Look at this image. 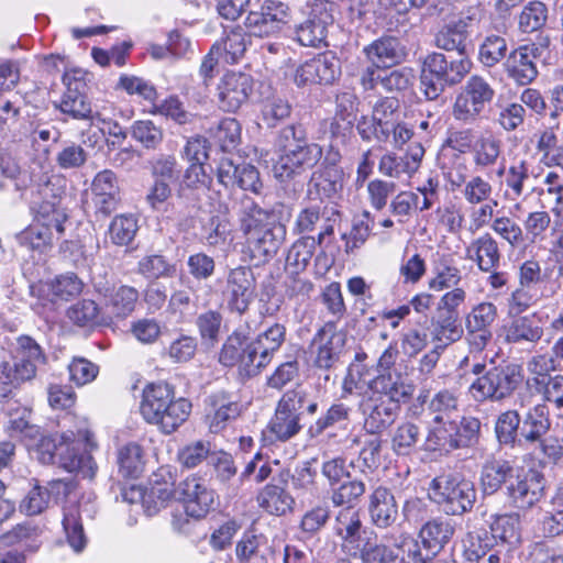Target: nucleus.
<instances>
[{"mask_svg":"<svg viewBox=\"0 0 563 563\" xmlns=\"http://www.w3.org/2000/svg\"><path fill=\"white\" fill-rule=\"evenodd\" d=\"M539 46L520 45L509 53L504 63L508 78L519 86H527L538 77L536 59L539 58Z\"/></svg>","mask_w":563,"mask_h":563,"instance_id":"5701e85b","label":"nucleus"},{"mask_svg":"<svg viewBox=\"0 0 563 563\" xmlns=\"http://www.w3.org/2000/svg\"><path fill=\"white\" fill-rule=\"evenodd\" d=\"M368 512L377 528L391 527L398 518V506L393 493L385 486L376 487L368 496Z\"/></svg>","mask_w":563,"mask_h":563,"instance_id":"bb28decb","label":"nucleus"},{"mask_svg":"<svg viewBox=\"0 0 563 563\" xmlns=\"http://www.w3.org/2000/svg\"><path fill=\"white\" fill-rule=\"evenodd\" d=\"M454 420H442L434 422L430 428L424 441L427 451H452L456 450L455 438L453 435Z\"/></svg>","mask_w":563,"mask_h":563,"instance_id":"c03bdc74","label":"nucleus"},{"mask_svg":"<svg viewBox=\"0 0 563 563\" xmlns=\"http://www.w3.org/2000/svg\"><path fill=\"white\" fill-rule=\"evenodd\" d=\"M340 75V62L332 54H319L301 64L295 71L294 81L298 87L330 85Z\"/></svg>","mask_w":563,"mask_h":563,"instance_id":"a211bd4d","label":"nucleus"},{"mask_svg":"<svg viewBox=\"0 0 563 563\" xmlns=\"http://www.w3.org/2000/svg\"><path fill=\"white\" fill-rule=\"evenodd\" d=\"M508 45L505 37L496 34L487 35L478 48V59L485 67H495L507 58Z\"/></svg>","mask_w":563,"mask_h":563,"instance_id":"5fc2aeb1","label":"nucleus"},{"mask_svg":"<svg viewBox=\"0 0 563 563\" xmlns=\"http://www.w3.org/2000/svg\"><path fill=\"white\" fill-rule=\"evenodd\" d=\"M217 177L224 187L239 186L243 190L260 195L263 184L260 173L251 164H235L231 158L223 157L217 167Z\"/></svg>","mask_w":563,"mask_h":563,"instance_id":"4be33fe9","label":"nucleus"},{"mask_svg":"<svg viewBox=\"0 0 563 563\" xmlns=\"http://www.w3.org/2000/svg\"><path fill=\"white\" fill-rule=\"evenodd\" d=\"M545 478L536 470H528L516 483L507 486V493L514 507L529 509L544 495Z\"/></svg>","mask_w":563,"mask_h":563,"instance_id":"b1692460","label":"nucleus"},{"mask_svg":"<svg viewBox=\"0 0 563 563\" xmlns=\"http://www.w3.org/2000/svg\"><path fill=\"white\" fill-rule=\"evenodd\" d=\"M466 255L482 272H493L500 265L501 253L497 240L485 232L474 239L466 249Z\"/></svg>","mask_w":563,"mask_h":563,"instance_id":"c85d7f7f","label":"nucleus"},{"mask_svg":"<svg viewBox=\"0 0 563 563\" xmlns=\"http://www.w3.org/2000/svg\"><path fill=\"white\" fill-rule=\"evenodd\" d=\"M275 148L278 161L275 165L276 176L291 178L311 169L322 157V147L317 143H309L307 133L301 124H291L283 128L276 137Z\"/></svg>","mask_w":563,"mask_h":563,"instance_id":"0eeeda50","label":"nucleus"},{"mask_svg":"<svg viewBox=\"0 0 563 563\" xmlns=\"http://www.w3.org/2000/svg\"><path fill=\"white\" fill-rule=\"evenodd\" d=\"M258 503L267 512L283 516L291 510L294 498L277 485H266L258 496Z\"/></svg>","mask_w":563,"mask_h":563,"instance_id":"79ce46f5","label":"nucleus"},{"mask_svg":"<svg viewBox=\"0 0 563 563\" xmlns=\"http://www.w3.org/2000/svg\"><path fill=\"white\" fill-rule=\"evenodd\" d=\"M318 242L313 236H302L298 239L289 249L286 257V268L290 274L299 275L309 265Z\"/></svg>","mask_w":563,"mask_h":563,"instance_id":"e433bc0d","label":"nucleus"},{"mask_svg":"<svg viewBox=\"0 0 563 563\" xmlns=\"http://www.w3.org/2000/svg\"><path fill=\"white\" fill-rule=\"evenodd\" d=\"M119 472L123 477L136 478L144 467L142 448L134 442L123 445L118 451Z\"/></svg>","mask_w":563,"mask_h":563,"instance_id":"de8ad7c7","label":"nucleus"},{"mask_svg":"<svg viewBox=\"0 0 563 563\" xmlns=\"http://www.w3.org/2000/svg\"><path fill=\"white\" fill-rule=\"evenodd\" d=\"M398 356V350L394 345H389L379 356L376 364L377 374L371 380H378L382 378L393 377L397 383L406 387V389L415 390L412 384L408 383L400 371L395 367Z\"/></svg>","mask_w":563,"mask_h":563,"instance_id":"13d9d810","label":"nucleus"},{"mask_svg":"<svg viewBox=\"0 0 563 563\" xmlns=\"http://www.w3.org/2000/svg\"><path fill=\"white\" fill-rule=\"evenodd\" d=\"M63 84L66 89L55 107L74 120L92 121L99 118L95 113L87 97L86 74L80 69H71L64 74Z\"/></svg>","mask_w":563,"mask_h":563,"instance_id":"f8f14e48","label":"nucleus"},{"mask_svg":"<svg viewBox=\"0 0 563 563\" xmlns=\"http://www.w3.org/2000/svg\"><path fill=\"white\" fill-rule=\"evenodd\" d=\"M516 317L505 327V339L508 343H536L542 338L543 329L530 317Z\"/></svg>","mask_w":563,"mask_h":563,"instance_id":"ea45409f","label":"nucleus"},{"mask_svg":"<svg viewBox=\"0 0 563 563\" xmlns=\"http://www.w3.org/2000/svg\"><path fill=\"white\" fill-rule=\"evenodd\" d=\"M428 410L433 416V422L454 420L459 412V399L455 393L442 389L435 393L428 402Z\"/></svg>","mask_w":563,"mask_h":563,"instance_id":"09e8293b","label":"nucleus"},{"mask_svg":"<svg viewBox=\"0 0 563 563\" xmlns=\"http://www.w3.org/2000/svg\"><path fill=\"white\" fill-rule=\"evenodd\" d=\"M139 230L137 219L133 214L115 216L108 228L107 235L115 246H129Z\"/></svg>","mask_w":563,"mask_h":563,"instance_id":"37998d69","label":"nucleus"},{"mask_svg":"<svg viewBox=\"0 0 563 563\" xmlns=\"http://www.w3.org/2000/svg\"><path fill=\"white\" fill-rule=\"evenodd\" d=\"M137 272L148 279H158L162 277H172L175 272V265L159 254L147 255L137 263Z\"/></svg>","mask_w":563,"mask_h":563,"instance_id":"680f3d73","label":"nucleus"},{"mask_svg":"<svg viewBox=\"0 0 563 563\" xmlns=\"http://www.w3.org/2000/svg\"><path fill=\"white\" fill-rule=\"evenodd\" d=\"M346 343V334L336 323L329 321L320 327L312 336L309 352L317 368L329 371L340 361Z\"/></svg>","mask_w":563,"mask_h":563,"instance_id":"ddd939ff","label":"nucleus"},{"mask_svg":"<svg viewBox=\"0 0 563 563\" xmlns=\"http://www.w3.org/2000/svg\"><path fill=\"white\" fill-rule=\"evenodd\" d=\"M372 222L371 212L364 211L362 216L353 222L350 233L342 235V239L345 241L346 253H353L365 244L371 234Z\"/></svg>","mask_w":563,"mask_h":563,"instance_id":"0e129e2a","label":"nucleus"},{"mask_svg":"<svg viewBox=\"0 0 563 563\" xmlns=\"http://www.w3.org/2000/svg\"><path fill=\"white\" fill-rule=\"evenodd\" d=\"M430 334L437 345L443 349L459 341L463 335V329L457 324L456 316L439 312L437 318L431 319Z\"/></svg>","mask_w":563,"mask_h":563,"instance_id":"c9c22d12","label":"nucleus"},{"mask_svg":"<svg viewBox=\"0 0 563 563\" xmlns=\"http://www.w3.org/2000/svg\"><path fill=\"white\" fill-rule=\"evenodd\" d=\"M289 7L278 0H265L257 9L251 10L244 25L250 35L264 37L278 33L288 22Z\"/></svg>","mask_w":563,"mask_h":563,"instance_id":"2eb2a0df","label":"nucleus"},{"mask_svg":"<svg viewBox=\"0 0 563 563\" xmlns=\"http://www.w3.org/2000/svg\"><path fill=\"white\" fill-rule=\"evenodd\" d=\"M367 59L376 67H390L401 63L406 47L394 36H383L363 48Z\"/></svg>","mask_w":563,"mask_h":563,"instance_id":"cd10ccee","label":"nucleus"},{"mask_svg":"<svg viewBox=\"0 0 563 563\" xmlns=\"http://www.w3.org/2000/svg\"><path fill=\"white\" fill-rule=\"evenodd\" d=\"M276 407L301 422L306 415L313 416L318 411V401L309 391L297 387L284 393Z\"/></svg>","mask_w":563,"mask_h":563,"instance_id":"c756f323","label":"nucleus"},{"mask_svg":"<svg viewBox=\"0 0 563 563\" xmlns=\"http://www.w3.org/2000/svg\"><path fill=\"white\" fill-rule=\"evenodd\" d=\"M302 427L300 421L276 407L267 430L273 439L286 442L296 437L302 430Z\"/></svg>","mask_w":563,"mask_h":563,"instance_id":"8fccbe9b","label":"nucleus"},{"mask_svg":"<svg viewBox=\"0 0 563 563\" xmlns=\"http://www.w3.org/2000/svg\"><path fill=\"white\" fill-rule=\"evenodd\" d=\"M495 89L481 75H472L460 88L452 106V117L463 124L475 123L495 98Z\"/></svg>","mask_w":563,"mask_h":563,"instance_id":"9b49d317","label":"nucleus"},{"mask_svg":"<svg viewBox=\"0 0 563 563\" xmlns=\"http://www.w3.org/2000/svg\"><path fill=\"white\" fill-rule=\"evenodd\" d=\"M428 496L444 514L461 516L473 508L476 490L471 481L456 472L442 473L429 484Z\"/></svg>","mask_w":563,"mask_h":563,"instance_id":"6e6552de","label":"nucleus"},{"mask_svg":"<svg viewBox=\"0 0 563 563\" xmlns=\"http://www.w3.org/2000/svg\"><path fill=\"white\" fill-rule=\"evenodd\" d=\"M218 106L225 112L238 111L249 100L253 90V79L245 73H227L217 87Z\"/></svg>","mask_w":563,"mask_h":563,"instance_id":"aec40b11","label":"nucleus"},{"mask_svg":"<svg viewBox=\"0 0 563 563\" xmlns=\"http://www.w3.org/2000/svg\"><path fill=\"white\" fill-rule=\"evenodd\" d=\"M548 20V8L542 1H529L521 10L518 26L522 33H532L542 29Z\"/></svg>","mask_w":563,"mask_h":563,"instance_id":"864d4df0","label":"nucleus"},{"mask_svg":"<svg viewBox=\"0 0 563 563\" xmlns=\"http://www.w3.org/2000/svg\"><path fill=\"white\" fill-rule=\"evenodd\" d=\"M132 137L145 148L155 150L163 142V130L151 120L135 121L131 130Z\"/></svg>","mask_w":563,"mask_h":563,"instance_id":"338daca9","label":"nucleus"},{"mask_svg":"<svg viewBox=\"0 0 563 563\" xmlns=\"http://www.w3.org/2000/svg\"><path fill=\"white\" fill-rule=\"evenodd\" d=\"M466 23L462 20L448 24L435 36V44L439 48L456 54H466L467 30Z\"/></svg>","mask_w":563,"mask_h":563,"instance_id":"a19ab883","label":"nucleus"},{"mask_svg":"<svg viewBox=\"0 0 563 563\" xmlns=\"http://www.w3.org/2000/svg\"><path fill=\"white\" fill-rule=\"evenodd\" d=\"M336 4L329 0H313L302 11V20L294 26V40L301 46H327L329 27L334 23Z\"/></svg>","mask_w":563,"mask_h":563,"instance_id":"1a4fd4ad","label":"nucleus"},{"mask_svg":"<svg viewBox=\"0 0 563 563\" xmlns=\"http://www.w3.org/2000/svg\"><path fill=\"white\" fill-rule=\"evenodd\" d=\"M512 474L514 466L509 461L501 459L487 461L481 473L483 492L488 495L496 493L508 478L512 477Z\"/></svg>","mask_w":563,"mask_h":563,"instance_id":"473e14b6","label":"nucleus"},{"mask_svg":"<svg viewBox=\"0 0 563 563\" xmlns=\"http://www.w3.org/2000/svg\"><path fill=\"white\" fill-rule=\"evenodd\" d=\"M250 36L242 27H234L227 33L221 42L213 45L218 46V52L222 60L227 64L238 63L245 54Z\"/></svg>","mask_w":563,"mask_h":563,"instance_id":"f704fd0d","label":"nucleus"},{"mask_svg":"<svg viewBox=\"0 0 563 563\" xmlns=\"http://www.w3.org/2000/svg\"><path fill=\"white\" fill-rule=\"evenodd\" d=\"M209 405L213 412L208 415L209 429L212 433L222 431L241 413V405L229 399L224 394H214L209 397Z\"/></svg>","mask_w":563,"mask_h":563,"instance_id":"7c9ffc66","label":"nucleus"},{"mask_svg":"<svg viewBox=\"0 0 563 563\" xmlns=\"http://www.w3.org/2000/svg\"><path fill=\"white\" fill-rule=\"evenodd\" d=\"M63 527L69 545L76 552L82 551L87 539L84 532L80 509L77 505H70L64 509Z\"/></svg>","mask_w":563,"mask_h":563,"instance_id":"3c124183","label":"nucleus"},{"mask_svg":"<svg viewBox=\"0 0 563 563\" xmlns=\"http://www.w3.org/2000/svg\"><path fill=\"white\" fill-rule=\"evenodd\" d=\"M521 422L517 410L501 412L495 422V434L501 445L514 448L518 439V429Z\"/></svg>","mask_w":563,"mask_h":563,"instance_id":"4d7b16f0","label":"nucleus"},{"mask_svg":"<svg viewBox=\"0 0 563 563\" xmlns=\"http://www.w3.org/2000/svg\"><path fill=\"white\" fill-rule=\"evenodd\" d=\"M64 190L52 179L38 184L32 192L31 208L35 213V223L16 234L21 246L41 254L52 250L54 241L65 233L68 221L66 210L60 206Z\"/></svg>","mask_w":563,"mask_h":563,"instance_id":"f03ea898","label":"nucleus"},{"mask_svg":"<svg viewBox=\"0 0 563 563\" xmlns=\"http://www.w3.org/2000/svg\"><path fill=\"white\" fill-rule=\"evenodd\" d=\"M46 286L54 298L67 301L81 292L84 284L77 275L66 274L57 276Z\"/></svg>","mask_w":563,"mask_h":563,"instance_id":"774afa93","label":"nucleus"},{"mask_svg":"<svg viewBox=\"0 0 563 563\" xmlns=\"http://www.w3.org/2000/svg\"><path fill=\"white\" fill-rule=\"evenodd\" d=\"M433 277L429 279V288L433 291H442L459 287L462 280V273L457 266L448 262L439 263L433 269Z\"/></svg>","mask_w":563,"mask_h":563,"instance_id":"052dcab7","label":"nucleus"},{"mask_svg":"<svg viewBox=\"0 0 563 563\" xmlns=\"http://www.w3.org/2000/svg\"><path fill=\"white\" fill-rule=\"evenodd\" d=\"M373 117L379 126L378 142H388V129L401 118L399 101L388 97L380 99L374 106Z\"/></svg>","mask_w":563,"mask_h":563,"instance_id":"58836bf2","label":"nucleus"},{"mask_svg":"<svg viewBox=\"0 0 563 563\" xmlns=\"http://www.w3.org/2000/svg\"><path fill=\"white\" fill-rule=\"evenodd\" d=\"M492 231L505 241L511 249L520 247L526 236L520 224L508 216H497L490 224Z\"/></svg>","mask_w":563,"mask_h":563,"instance_id":"6e6d98bb","label":"nucleus"},{"mask_svg":"<svg viewBox=\"0 0 563 563\" xmlns=\"http://www.w3.org/2000/svg\"><path fill=\"white\" fill-rule=\"evenodd\" d=\"M81 423L82 426L76 430L63 433L45 435L38 431L36 439L26 442V446L42 464H58L67 472H75L84 478L92 479L97 472L95 460L88 453H78L75 448L76 441H85L87 445L92 446L87 423Z\"/></svg>","mask_w":563,"mask_h":563,"instance_id":"7ed1b4c3","label":"nucleus"},{"mask_svg":"<svg viewBox=\"0 0 563 563\" xmlns=\"http://www.w3.org/2000/svg\"><path fill=\"white\" fill-rule=\"evenodd\" d=\"M352 408L342 401L332 404L310 427L308 433L319 437L333 427H346L350 423Z\"/></svg>","mask_w":563,"mask_h":563,"instance_id":"72a5a7b5","label":"nucleus"},{"mask_svg":"<svg viewBox=\"0 0 563 563\" xmlns=\"http://www.w3.org/2000/svg\"><path fill=\"white\" fill-rule=\"evenodd\" d=\"M522 369L517 364L493 366L484 375L477 377L468 388L476 401H499L509 397L522 383Z\"/></svg>","mask_w":563,"mask_h":563,"instance_id":"9d476101","label":"nucleus"},{"mask_svg":"<svg viewBox=\"0 0 563 563\" xmlns=\"http://www.w3.org/2000/svg\"><path fill=\"white\" fill-rule=\"evenodd\" d=\"M239 219L252 260L258 263L272 260L285 241L286 227L273 212L246 196L240 201Z\"/></svg>","mask_w":563,"mask_h":563,"instance_id":"20e7f679","label":"nucleus"},{"mask_svg":"<svg viewBox=\"0 0 563 563\" xmlns=\"http://www.w3.org/2000/svg\"><path fill=\"white\" fill-rule=\"evenodd\" d=\"M190 411V401L177 398L169 384L152 383L143 389L140 412L146 422L165 434L175 432L188 419Z\"/></svg>","mask_w":563,"mask_h":563,"instance_id":"423d86ee","label":"nucleus"},{"mask_svg":"<svg viewBox=\"0 0 563 563\" xmlns=\"http://www.w3.org/2000/svg\"><path fill=\"white\" fill-rule=\"evenodd\" d=\"M550 429L549 412L544 405H537L526 413L521 435L528 443H536Z\"/></svg>","mask_w":563,"mask_h":563,"instance_id":"4c0bfd02","label":"nucleus"},{"mask_svg":"<svg viewBox=\"0 0 563 563\" xmlns=\"http://www.w3.org/2000/svg\"><path fill=\"white\" fill-rule=\"evenodd\" d=\"M503 142L493 134H482L474 143L472 162L476 169L484 170L496 165L501 155Z\"/></svg>","mask_w":563,"mask_h":563,"instance_id":"2f4dec72","label":"nucleus"},{"mask_svg":"<svg viewBox=\"0 0 563 563\" xmlns=\"http://www.w3.org/2000/svg\"><path fill=\"white\" fill-rule=\"evenodd\" d=\"M249 334L247 330L236 329L224 342L219 361L229 367L238 365L247 376H255L258 369L254 356L251 355V344L245 345Z\"/></svg>","mask_w":563,"mask_h":563,"instance_id":"412c9836","label":"nucleus"},{"mask_svg":"<svg viewBox=\"0 0 563 563\" xmlns=\"http://www.w3.org/2000/svg\"><path fill=\"white\" fill-rule=\"evenodd\" d=\"M91 192L97 213L108 217L118 209L120 190L113 172L104 169L98 173L93 178Z\"/></svg>","mask_w":563,"mask_h":563,"instance_id":"393cba45","label":"nucleus"},{"mask_svg":"<svg viewBox=\"0 0 563 563\" xmlns=\"http://www.w3.org/2000/svg\"><path fill=\"white\" fill-rule=\"evenodd\" d=\"M38 365L40 364L34 363L30 360L16 357L13 377H11L9 373L5 374V371H10V367L8 366V364H3L2 369L0 368V395L5 396L8 393L11 391V385L13 384V380L23 382L33 378L36 374V368Z\"/></svg>","mask_w":563,"mask_h":563,"instance_id":"bf43d9fd","label":"nucleus"},{"mask_svg":"<svg viewBox=\"0 0 563 563\" xmlns=\"http://www.w3.org/2000/svg\"><path fill=\"white\" fill-rule=\"evenodd\" d=\"M451 184L457 187L464 184L462 195L466 202L472 206L488 201L493 194L492 184L482 176H474L468 181H465L464 176L460 175L457 179H452Z\"/></svg>","mask_w":563,"mask_h":563,"instance_id":"49530a36","label":"nucleus"},{"mask_svg":"<svg viewBox=\"0 0 563 563\" xmlns=\"http://www.w3.org/2000/svg\"><path fill=\"white\" fill-rule=\"evenodd\" d=\"M455 532V523L451 519L434 518L427 521L420 529V538L422 540L426 553H422L419 547L417 559H407L405 563H428L432 558L449 543ZM417 544H419L417 542Z\"/></svg>","mask_w":563,"mask_h":563,"instance_id":"f3484780","label":"nucleus"},{"mask_svg":"<svg viewBox=\"0 0 563 563\" xmlns=\"http://www.w3.org/2000/svg\"><path fill=\"white\" fill-rule=\"evenodd\" d=\"M285 340L286 327L282 323H274L250 342L251 355L255 358L258 372L271 363Z\"/></svg>","mask_w":563,"mask_h":563,"instance_id":"a878e982","label":"nucleus"},{"mask_svg":"<svg viewBox=\"0 0 563 563\" xmlns=\"http://www.w3.org/2000/svg\"><path fill=\"white\" fill-rule=\"evenodd\" d=\"M519 523L517 514L494 515L490 522L493 537L512 543L519 539Z\"/></svg>","mask_w":563,"mask_h":563,"instance_id":"e2e57ef3","label":"nucleus"},{"mask_svg":"<svg viewBox=\"0 0 563 563\" xmlns=\"http://www.w3.org/2000/svg\"><path fill=\"white\" fill-rule=\"evenodd\" d=\"M213 453L210 442L199 440L180 449L178 461L186 468H195L206 460L210 463Z\"/></svg>","mask_w":563,"mask_h":563,"instance_id":"69168bd1","label":"nucleus"},{"mask_svg":"<svg viewBox=\"0 0 563 563\" xmlns=\"http://www.w3.org/2000/svg\"><path fill=\"white\" fill-rule=\"evenodd\" d=\"M412 395L413 390L406 389L390 376L369 380L358 404L365 431L379 434L387 430L398 418L401 402L410 399Z\"/></svg>","mask_w":563,"mask_h":563,"instance_id":"39448f33","label":"nucleus"},{"mask_svg":"<svg viewBox=\"0 0 563 563\" xmlns=\"http://www.w3.org/2000/svg\"><path fill=\"white\" fill-rule=\"evenodd\" d=\"M362 527L360 511L354 506L343 507L335 517L334 531L342 539V551L351 559H361L363 563H405L420 554L417 541L409 537L391 545L361 540Z\"/></svg>","mask_w":563,"mask_h":563,"instance_id":"f257e3e1","label":"nucleus"},{"mask_svg":"<svg viewBox=\"0 0 563 563\" xmlns=\"http://www.w3.org/2000/svg\"><path fill=\"white\" fill-rule=\"evenodd\" d=\"M175 494L185 512L191 518H205L214 508V490L208 486L205 478L195 474L179 482Z\"/></svg>","mask_w":563,"mask_h":563,"instance_id":"4468645a","label":"nucleus"},{"mask_svg":"<svg viewBox=\"0 0 563 563\" xmlns=\"http://www.w3.org/2000/svg\"><path fill=\"white\" fill-rule=\"evenodd\" d=\"M256 278L250 266L231 268L227 275L224 297L228 309L244 314L255 297Z\"/></svg>","mask_w":563,"mask_h":563,"instance_id":"dca6fc26","label":"nucleus"},{"mask_svg":"<svg viewBox=\"0 0 563 563\" xmlns=\"http://www.w3.org/2000/svg\"><path fill=\"white\" fill-rule=\"evenodd\" d=\"M530 165L527 161H514L509 167L500 168L498 175L505 173V184L507 187V195L512 200L519 199L523 195L525 183L529 179Z\"/></svg>","mask_w":563,"mask_h":563,"instance_id":"a18cd8bd","label":"nucleus"},{"mask_svg":"<svg viewBox=\"0 0 563 563\" xmlns=\"http://www.w3.org/2000/svg\"><path fill=\"white\" fill-rule=\"evenodd\" d=\"M339 152H330L310 177V187L321 199H333L343 190L344 172L339 165Z\"/></svg>","mask_w":563,"mask_h":563,"instance_id":"6ab92c4d","label":"nucleus"},{"mask_svg":"<svg viewBox=\"0 0 563 563\" xmlns=\"http://www.w3.org/2000/svg\"><path fill=\"white\" fill-rule=\"evenodd\" d=\"M488 554V563H499V551L490 548V540L470 533L463 541V556L470 563L478 562Z\"/></svg>","mask_w":563,"mask_h":563,"instance_id":"603ef678","label":"nucleus"}]
</instances>
